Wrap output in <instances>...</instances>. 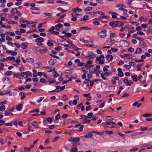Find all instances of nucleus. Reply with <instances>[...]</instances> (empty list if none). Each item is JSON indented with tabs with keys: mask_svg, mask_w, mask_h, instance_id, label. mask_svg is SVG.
Segmentation results:
<instances>
[{
	"mask_svg": "<svg viewBox=\"0 0 152 152\" xmlns=\"http://www.w3.org/2000/svg\"><path fill=\"white\" fill-rule=\"evenodd\" d=\"M55 74L53 75V77H57L59 76V75L58 74L56 71L54 72Z\"/></svg>",
	"mask_w": 152,
	"mask_h": 152,
	"instance_id": "nucleus-45",
	"label": "nucleus"
},
{
	"mask_svg": "<svg viewBox=\"0 0 152 152\" xmlns=\"http://www.w3.org/2000/svg\"><path fill=\"white\" fill-rule=\"evenodd\" d=\"M83 120L84 123L87 124L90 123L91 121L90 120H87L86 118L83 119Z\"/></svg>",
	"mask_w": 152,
	"mask_h": 152,
	"instance_id": "nucleus-32",
	"label": "nucleus"
},
{
	"mask_svg": "<svg viewBox=\"0 0 152 152\" xmlns=\"http://www.w3.org/2000/svg\"><path fill=\"white\" fill-rule=\"evenodd\" d=\"M35 41L37 42L42 43L44 41V39L42 37H39L38 38L36 39Z\"/></svg>",
	"mask_w": 152,
	"mask_h": 152,
	"instance_id": "nucleus-6",
	"label": "nucleus"
},
{
	"mask_svg": "<svg viewBox=\"0 0 152 152\" xmlns=\"http://www.w3.org/2000/svg\"><path fill=\"white\" fill-rule=\"evenodd\" d=\"M88 56H85L86 58L88 59H94L96 56L95 55L93 54L92 52L89 51L88 52Z\"/></svg>",
	"mask_w": 152,
	"mask_h": 152,
	"instance_id": "nucleus-2",
	"label": "nucleus"
},
{
	"mask_svg": "<svg viewBox=\"0 0 152 152\" xmlns=\"http://www.w3.org/2000/svg\"><path fill=\"white\" fill-rule=\"evenodd\" d=\"M134 48L132 47H129L128 49V50L130 52H133L134 51Z\"/></svg>",
	"mask_w": 152,
	"mask_h": 152,
	"instance_id": "nucleus-50",
	"label": "nucleus"
},
{
	"mask_svg": "<svg viewBox=\"0 0 152 152\" xmlns=\"http://www.w3.org/2000/svg\"><path fill=\"white\" fill-rule=\"evenodd\" d=\"M43 14L46 16L48 17H51L53 15L52 13L46 12H44Z\"/></svg>",
	"mask_w": 152,
	"mask_h": 152,
	"instance_id": "nucleus-31",
	"label": "nucleus"
},
{
	"mask_svg": "<svg viewBox=\"0 0 152 152\" xmlns=\"http://www.w3.org/2000/svg\"><path fill=\"white\" fill-rule=\"evenodd\" d=\"M34 74H33V75L34 77H36L37 76V71L36 70L34 69L32 71Z\"/></svg>",
	"mask_w": 152,
	"mask_h": 152,
	"instance_id": "nucleus-40",
	"label": "nucleus"
},
{
	"mask_svg": "<svg viewBox=\"0 0 152 152\" xmlns=\"http://www.w3.org/2000/svg\"><path fill=\"white\" fill-rule=\"evenodd\" d=\"M46 120L50 123H51L52 122V119L50 118H46Z\"/></svg>",
	"mask_w": 152,
	"mask_h": 152,
	"instance_id": "nucleus-42",
	"label": "nucleus"
},
{
	"mask_svg": "<svg viewBox=\"0 0 152 152\" xmlns=\"http://www.w3.org/2000/svg\"><path fill=\"white\" fill-rule=\"evenodd\" d=\"M90 94H83V96H84L88 98H90V99H88V98H87V100L88 101H90L91 100V99L92 98V97L90 96Z\"/></svg>",
	"mask_w": 152,
	"mask_h": 152,
	"instance_id": "nucleus-16",
	"label": "nucleus"
},
{
	"mask_svg": "<svg viewBox=\"0 0 152 152\" xmlns=\"http://www.w3.org/2000/svg\"><path fill=\"white\" fill-rule=\"evenodd\" d=\"M93 9L92 7H89L86 8L84 9V11H91Z\"/></svg>",
	"mask_w": 152,
	"mask_h": 152,
	"instance_id": "nucleus-35",
	"label": "nucleus"
},
{
	"mask_svg": "<svg viewBox=\"0 0 152 152\" xmlns=\"http://www.w3.org/2000/svg\"><path fill=\"white\" fill-rule=\"evenodd\" d=\"M93 134L91 133H88L87 134L85 135L84 137L85 138H91L93 137Z\"/></svg>",
	"mask_w": 152,
	"mask_h": 152,
	"instance_id": "nucleus-21",
	"label": "nucleus"
},
{
	"mask_svg": "<svg viewBox=\"0 0 152 152\" xmlns=\"http://www.w3.org/2000/svg\"><path fill=\"white\" fill-rule=\"evenodd\" d=\"M55 29V27H54V26H52L50 28V29H49V30H48V31L49 32H51L52 31H54V30Z\"/></svg>",
	"mask_w": 152,
	"mask_h": 152,
	"instance_id": "nucleus-53",
	"label": "nucleus"
},
{
	"mask_svg": "<svg viewBox=\"0 0 152 152\" xmlns=\"http://www.w3.org/2000/svg\"><path fill=\"white\" fill-rule=\"evenodd\" d=\"M26 94V93L21 92H20L19 94V95L21 96L20 99L22 100L25 97L24 95Z\"/></svg>",
	"mask_w": 152,
	"mask_h": 152,
	"instance_id": "nucleus-20",
	"label": "nucleus"
},
{
	"mask_svg": "<svg viewBox=\"0 0 152 152\" xmlns=\"http://www.w3.org/2000/svg\"><path fill=\"white\" fill-rule=\"evenodd\" d=\"M131 77L132 78V80L136 82L138 80V79L137 78V76L136 75H132Z\"/></svg>",
	"mask_w": 152,
	"mask_h": 152,
	"instance_id": "nucleus-19",
	"label": "nucleus"
},
{
	"mask_svg": "<svg viewBox=\"0 0 152 152\" xmlns=\"http://www.w3.org/2000/svg\"><path fill=\"white\" fill-rule=\"evenodd\" d=\"M6 142V141L5 140H4L2 139H0V142L2 145L4 144Z\"/></svg>",
	"mask_w": 152,
	"mask_h": 152,
	"instance_id": "nucleus-55",
	"label": "nucleus"
},
{
	"mask_svg": "<svg viewBox=\"0 0 152 152\" xmlns=\"http://www.w3.org/2000/svg\"><path fill=\"white\" fill-rule=\"evenodd\" d=\"M84 126L83 125H81L80 127L79 130H78L77 131L79 132H81L83 131V129Z\"/></svg>",
	"mask_w": 152,
	"mask_h": 152,
	"instance_id": "nucleus-51",
	"label": "nucleus"
},
{
	"mask_svg": "<svg viewBox=\"0 0 152 152\" xmlns=\"http://www.w3.org/2000/svg\"><path fill=\"white\" fill-rule=\"evenodd\" d=\"M89 16L88 15H84L83 18H81L80 19V20L82 21H84L87 20L88 19Z\"/></svg>",
	"mask_w": 152,
	"mask_h": 152,
	"instance_id": "nucleus-22",
	"label": "nucleus"
},
{
	"mask_svg": "<svg viewBox=\"0 0 152 152\" xmlns=\"http://www.w3.org/2000/svg\"><path fill=\"white\" fill-rule=\"evenodd\" d=\"M6 40L8 41H11L12 40V39L11 37H10L8 36H6Z\"/></svg>",
	"mask_w": 152,
	"mask_h": 152,
	"instance_id": "nucleus-57",
	"label": "nucleus"
},
{
	"mask_svg": "<svg viewBox=\"0 0 152 152\" xmlns=\"http://www.w3.org/2000/svg\"><path fill=\"white\" fill-rule=\"evenodd\" d=\"M19 22L20 23H23L30 24V23H29L27 20H23L22 19H20L19 20Z\"/></svg>",
	"mask_w": 152,
	"mask_h": 152,
	"instance_id": "nucleus-25",
	"label": "nucleus"
},
{
	"mask_svg": "<svg viewBox=\"0 0 152 152\" xmlns=\"http://www.w3.org/2000/svg\"><path fill=\"white\" fill-rule=\"evenodd\" d=\"M77 100L76 99H74L73 101L72 102V104L73 105H76L77 104Z\"/></svg>",
	"mask_w": 152,
	"mask_h": 152,
	"instance_id": "nucleus-63",
	"label": "nucleus"
},
{
	"mask_svg": "<svg viewBox=\"0 0 152 152\" xmlns=\"http://www.w3.org/2000/svg\"><path fill=\"white\" fill-rule=\"evenodd\" d=\"M137 34L141 35H145V33L141 31H138L137 32Z\"/></svg>",
	"mask_w": 152,
	"mask_h": 152,
	"instance_id": "nucleus-62",
	"label": "nucleus"
},
{
	"mask_svg": "<svg viewBox=\"0 0 152 152\" xmlns=\"http://www.w3.org/2000/svg\"><path fill=\"white\" fill-rule=\"evenodd\" d=\"M4 116H11L13 114L12 113H10V112L8 111H4Z\"/></svg>",
	"mask_w": 152,
	"mask_h": 152,
	"instance_id": "nucleus-17",
	"label": "nucleus"
},
{
	"mask_svg": "<svg viewBox=\"0 0 152 152\" xmlns=\"http://www.w3.org/2000/svg\"><path fill=\"white\" fill-rule=\"evenodd\" d=\"M14 77H16L18 78L19 79H20V75L19 73H17V74H14Z\"/></svg>",
	"mask_w": 152,
	"mask_h": 152,
	"instance_id": "nucleus-48",
	"label": "nucleus"
},
{
	"mask_svg": "<svg viewBox=\"0 0 152 152\" xmlns=\"http://www.w3.org/2000/svg\"><path fill=\"white\" fill-rule=\"evenodd\" d=\"M60 86H57L56 87V89H55L54 90L49 91L48 92L49 93L54 92H60L61 91V90H59V89H60Z\"/></svg>",
	"mask_w": 152,
	"mask_h": 152,
	"instance_id": "nucleus-9",
	"label": "nucleus"
},
{
	"mask_svg": "<svg viewBox=\"0 0 152 152\" xmlns=\"http://www.w3.org/2000/svg\"><path fill=\"white\" fill-rule=\"evenodd\" d=\"M39 112V110L38 109H36L34 110H32L31 111H30V113H34V112H37L38 113Z\"/></svg>",
	"mask_w": 152,
	"mask_h": 152,
	"instance_id": "nucleus-54",
	"label": "nucleus"
},
{
	"mask_svg": "<svg viewBox=\"0 0 152 152\" xmlns=\"http://www.w3.org/2000/svg\"><path fill=\"white\" fill-rule=\"evenodd\" d=\"M17 8H12L11 10L10 11V12L14 14H16V10H17Z\"/></svg>",
	"mask_w": 152,
	"mask_h": 152,
	"instance_id": "nucleus-33",
	"label": "nucleus"
},
{
	"mask_svg": "<svg viewBox=\"0 0 152 152\" xmlns=\"http://www.w3.org/2000/svg\"><path fill=\"white\" fill-rule=\"evenodd\" d=\"M118 14L117 13L115 12L114 14L112 15V18H117V15H118Z\"/></svg>",
	"mask_w": 152,
	"mask_h": 152,
	"instance_id": "nucleus-41",
	"label": "nucleus"
},
{
	"mask_svg": "<svg viewBox=\"0 0 152 152\" xmlns=\"http://www.w3.org/2000/svg\"><path fill=\"white\" fill-rule=\"evenodd\" d=\"M26 61L28 63L32 64L34 62V60L33 58H28L26 59Z\"/></svg>",
	"mask_w": 152,
	"mask_h": 152,
	"instance_id": "nucleus-13",
	"label": "nucleus"
},
{
	"mask_svg": "<svg viewBox=\"0 0 152 152\" xmlns=\"http://www.w3.org/2000/svg\"><path fill=\"white\" fill-rule=\"evenodd\" d=\"M21 45L22 46L21 48L23 49H26L28 46V43L26 42H23L21 44Z\"/></svg>",
	"mask_w": 152,
	"mask_h": 152,
	"instance_id": "nucleus-11",
	"label": "nucleus"
},
{
	"mask_svg": "<svg viewBox=\"0 0 152 152\" xmlns=\"http://www.w3.org/2000/svg\"><path fill=\"white\" fill-rule=\"evenodd\" d=\"M107 31L106 29H104L101 31L99 32L98 33V35L101 38H105L107 36L106 33Z\"/></svg>",
	"mask_w": 152,
	"mask_h": 152,
	"instance_id": "nucleus-1",
	"label": "nucleus"
},
{
	"mask_svg": "<svg viewBox=\"0 0 152 152\" xmlns=\"http://www.w3.org/2000/svg\"><path fill=\"white\" fill-rule=\"evenodd\" d=\"M107 59L109 62L112 61L113 60V57L111 55H108L106 56Z\"/></svg>",
	"mask_w": 152,
	"mask_h": 152,
	"instance_id": "nucleus-8",
	"label": "nucleus"
},
{
	"mask_svg": "<svg viewBox=\"0 0 152 152\" xmlns=\"http://www.w3.org/2000/svg\"><path fill=\"white\" fill-rule=\"evenodd\" d=\"M26 73V72H23L20 74V76L22 77H24L25 78H26L28 77V75Z\"/></svg>",
	"mask_w": 152,
	"mask_h": 152,
	"instance_id": "nucleus-18",
	"label": "nucleus"
},
{
	"mask_svg": "<svg viewBox=\"0 0 152 152\" xmlns=\"http://www.w3.org/2000/svg\"><path fill=\"white\" fill-rule=\"evenodd\" d=\"M133 83V82L131 80H129L128 81V82L126 85V86H131V85Z\"/></svg>",
	"mask_w": 152,
	"mask_h": 152,
	"instance_id": "nucleus-37",
	"label": "nucleus"
},
{
	"mask_svg": "<svg viewBox=\"0 0 152 152\" xmlns=\"http://www.w3.org/2000/svg\"><path fill=\"white\" fill-rule=\"evenodd\" d=\"M65 35L66 36L70 37H72V34L70 33H67Z\"/></svg>",
	"mask_w": 152,
	"mask_h": 152,
	"instance_id": "nucleus-59",
	"label": "nucleus"
},
{
	"mask_svg": "<svg viewBox=\"0 0 152 152\" xmlns=\"http://www.w3.org/2000/svg\"><path fill=\"white\" fill-rule=\"evenodd\" d=\"M142 49L140 48H137L136 50L134 52V53L135 54L140 53L142 52Z\"/></svg>",
	"mask_w": 152,
	"mask_h": 152,
	"instance_id": "nucleus-24",
	"label": "nucleus"
},
{
	"mask_svg": "<svg viewBox=\"0 0 152 152\" xmlns=\"http://www.w3.org/2000/svg\"><path fill=\"white\" fill-rule=\"evenodd\" d=\"M129 64L130 66H134L136 64L135 62H129Z\"/></svg>",
	"mask_w": 152,
	"mask_h": 152,
	"instance_id": "nucleus-60",
	"label": "nucleus"
},
{
	"mask_svg": "<svg viewBox=\"0 0 152 152\" xmlns=\"http://www.w3.org/2000/svg\"><path fill=\"white\" fill-rule=\"evenodd\" d=\"M105 102H103L100 104L99 105V107L100 108L103 107L105 105Z\"/></svg>",
	"mask_w": 152,
	"mask_h": 152,
	"instance_id": "nucleus-61",
	"label": "nucleus"
},
{
	"mask_svg": "<svg viewBox=\"0 0 152 152\" xmlns=\"http://www.w3.org/2000/svg\"><path fill=\"white\" fill-rule=\"evenodd\" d=\"M75 140L74 141L75 142H78L80 141V139L79 137H77L74 138Z\"/></svg>",
	"mask_w": 152,
	"mask_h": 152,
	"instance_id": "nucleus-64",
	"label": "nucleus"
},
{
	"mask_svg": "<svg viewBox=\"0 0 152 152\" xmlns=\"http://www.w3.org/2000/svg\"><path fill=\"white\" fill-rule=\"evenodd\" d=\"M77 151L78 149L77 147H72L70 150L71 152H77Z\"/></svg>",
	"mask_w": 152,
	"mask_h": 152,
	"instance_id": "nucleus-28",
	"label": "nucleus"
},
{
	"mask_svg": "<svg viewBox=\"0 0 152 152\" xmlns=\"http://www.w3.org/2000/svg\"><path fill=\"white\" fill-rule=\"evenodd\" d=\"M7 59H8L9 61H15V57L13 56L12 57H7Z\"/></svg>",
	"mask_w": 152,
	"mask_h": 152,
	"instance_id": "nucleus-27",
	"label": "nucleus"
},
{
	"mask_svg": "<svg viewBox=\"0 0 152 152\" xmlns=\"http://www.w3.org/2000/svg\"><path fill=\"white\" fill-rule=\"evenodd\" d=\"M105 124L107 126V127L110 128H112L115 127V126L112 125L110 122H108L107 121L106 122Z\"/></svg>",
	"mask_w": 152,
	"mask_h": 152,
	"instance_id": "nucleus-15",
	"label": "nucleus"
},
{
	"mask_svg": "<svg viewBox=\"0 0 152 152\" xmlns=\"http://www.w3.org/2000/svg\"><path fill=\"white\" fill-rule=\"evenodd\" d=\"M152 116V114L151 113L150 114H145L143 115L142 116L144 117H149Z\"/></svg>",
	"mask_w": 152,
	"mask_h": 152,
	"instance_id": "nucleus-38",
	"label": "nucleus"
},
{
	"mask_svg": "<svg viewBox=\"0 0 152 152\" xmlns=\"http://www.w3.org/2000/svg\"><path fill=\"white\" fill-rule=\"evenodd\" d=\"M48 42L47 43V45L48 46H53L54 45L53 43V42H55L52 40H48Z\"/></svg>",
	"mask_w": 152,
	"mask_h": 152,
	"instance_id": "nucleus-10",
	"label": "nucleus"
},
{
	"mask_svg": "<svg viewBox=\"0 0 152 152\" xmlns=\"http://www.w3.org/2000/svg\"><path fill=\"white\" fill-rule=\"evenodd\" d=\"M61 99L63 101L66 100L68 99V97L66 95H64L61 97Z\"/></svg>",
	"mask_w": 152,
	"mask_h": 152,
	"instance_id": "nucleus-36",
	"label": "nucleus"
},
{
	"mask_svg": "<svg viewBox=\"0 0 152 152\" xmlns=\"http://www.w3.org/2000/svg\"><path fill=\"white\" fill-rule=\"evenodd\" d=\"M54 49L57 51L58 50L60 51L62 49V48L60 46H58L57 47H56L54 48Z\"/></svg>",
	"mask_w": 152,
	"mask_h": 152,
	"instance_id": "nucleus-49",
	"label": "nucleus"
},
{
	"mask_svg": "<svg viewBox=\"0 0 152 152\" xmlns=\"http://www.w3.org/2000/svg\"><path fill=\"white\" fill-rule=\"evenodd\" d=\"M31 124L34 127L36 128H38V124L37 122L35 121L34 122L31 123Z\"/></svg>",
	"mask_w": 152,
	"mask_h": 152,
	"instance_id": "nucleus-23",
	"label": "nucleus"
},
{
	"mask_svg": "<svg viewBox=\"0 0 152 152\" xmlns=\"http://www.w3.org/2000/svg\"><path fill=\"white\" fill-rule=\"evenodd\" d=\"M57 61L56 59L53 58L50 60L48 61V63L50 65H53L57 62Z\"/></svg>",
	"mask_w": 152,
	"mask_h": 152,
	"instance_id": "nucleus-5",
	"label": "nucleus"
},
{
	"mask_svg": "<svg viewBox=\"0 0 152 152\" xmlns=\"http://www.w3.org/2000/svg\"><path fill=\"white\" fill-rule=\"evenodd\" d=\"M60 115L59 114H58L57 115H56V117H55V119L56 120H59L60 119Z\"/></svg>",
	"mask_w": 152,
	"mask_h": 152,
	"instance_id": "nucleus-58",
	"label": "nucleus"
},
{
	"mask_svg": "<svg viewBox=\"0 0 152 152\" xmlns=\"http://www.w3.org/2000/svg\"><path fill=\"white\" fill-rule=\"evenodd\" d=\"M118 24L119 21H114L109 23V25L113 27H116L117 26V25Z\"/></svg>",
	"mask_w": 152,
	"mask_h": 152,
	"instance_id": "nucleus-4",
	"label": "nucleus"
},
{
	"mask_svg": "<svg viewBox=\"0 0 152 152\" xmlns=\"http://www.w3.org/2000/svg\"><path fill=\"white\" fill-rule=\"evenodd\" d=\"M47 51V50L46 49H42L40 51V52L42 54L45 53Z\"/></svg>",
	"mask_w": 152,
	"mask_h": 152,
	"instance_id": "nucleus-39",
	"label": "nucleus"
},
{
	"mask_svg": "<svg viewBox=\"0 0 152 152\" xmlns=\"http://www.w3.org/2000/svg\"><path fill=\"white\" fill-rule=\"evenodd\" d=\"M91 109L90 105L86 106V111H89Z\"/></svg>",
	"mask_w": 152,
	"mask_h": 152,
	"instance_id": "nucleus-56",
	"label": "nucleus"
},
{
	"mask_svg": "<svg viewBox=\"0 0 152 152\" xmlns=\"http://www.w3.org/2000/svg\"><path fill=\"white\" fill-rule=\"evenodd\" d=\"M12 72L11 71H7L4 73V75L6 76H10Z\"/></svg>",
	"mask_w": 152,
	"mask_h": 152,
	"instance_id": "nucleus-26",
	"label": "nucleus"
},
{
	"mask_svg": "<svg viewBox=\"0 0 152 152\" xmlns=\"http://www.w3.org/2000/svg\"><path fill=\"white\" fill-rule=\"evenodd\" d=\"M122 42L123 43L125 47H127L129 45L130 43L127 41L123 40H122Z\"/></svg>",
	"mask_w": 152,
	"mask_h": 152,
	"instance_id": "nucleus-14",
	"label": "nucleus"
},
{
	"mask_svg": "<svg viewBox=\"0 0 152 152\" xmlns=\"http://www.w3.org/2000/svg\"><path fill=\"white\" fill-rule=\"evenodd\" d=\"M138 148H133L131 149L130 150V151H137L138 150Z\"/></svg>",
	"mask_w": 152,
	"mask_h": 152,
	"instance_id": "nucleus-52",
	"label": "nucleus"
},
{
	"mask_svg": "<svg viewBox=\"0 0 152 152\" xmlns=\"http://www.w3.org/2000/svg\"><path fill=\"white\" fill-rule=\"evenodd\" d=\"M44 99V97H41L39 98V99L37 101V102L39 103L41 102V101Z\"/></svg>",
	"mask_w": 152,
	"mask_h": 152,
	"instance_id": "nucleus-47",
	"label": "nucleus"
},
{
	"mask_svg": "<svg viewBox=\"0 0 152 152\" xmlns=\"http://www.w3.org/2000/svg\"><path fill=\"white\" fill-rule=\"evenodd\" d=\"M124 57H127L128 59H131L132 60H135L136 59V56H132L131 54H124Z\"/></svg>",
	"mask_w": 152,
	"mask_h": 152,
	"instance_id": "nucleus-3",
	"label": "nucleus"
},
{
	"mask_svg": "<svg viewBox=\"0 0 152 152\" xmlns=\"http://www.w3.org/2000/svg\"><path fill=\"white\" fill-rule=\"evenodd\" d=\"M84 66L86 67V69H88L89 68L92 67V65L89 66L87 65V64H84Z\"/></svg>",
	"mask_w": 152,
	"mask_h": 152,
	"instance_id": "nucleus-46",
	"label": "nucleus"
},
{
	"mask_svg": "<svg viewBox=\"0 0 152 152\" xmlns=\"http://www.w3.org/2000/svg\"><path fill=\"white\" fill-rule=\"evenodd\" d=\"M124 67L126 68L127 69H129L131 68V66L129 65L125 64L124 65Z\"/></svg>",
	"mask_w": 152,
	"mask_h": 152,
	"instance_id": "nucleus-44",
	"label": "nucleus"
},
{
	"mask_svg": "<svg viewBox=\"0 0 152 152\" xmlns=\"http://www.w3.org/2000/svg\"><path fill=\"white\" fill-rule=\"evenodd\" d=\"M139 45L142 48H144L146 46V44L145 42L141 41L139 43Z\"/></svg>",
	"mask_w": 152,
	"mask_h": 152,
	"instance_id": "nucleus-7",
	"label": "nucleus"
},
{
	"mask_svg": "<svg viewBox=\"0 0 152 152\" xmlns=\"http://www.w3.org/2000/svg\"><path fill=\"white\" fill-rule=\"evenodd\" d=\"M6 21L8 23H9V24H14L16 23L15 21H8V19H7L6 20Z\"/></svg>",
	"mask_w": 152,
	"mask_h": 152,
	"instance_id": "nucleus-43",
	"label": "nucleus"
},
{
	"mask_svg": "<svg viewBox=\"0 0 152 152\" xmlns=\"http://www.w3.org/2000/svg\"><path fill=\"white\" fill-rule=\"evenodd\" d=\"M23 104H20L17 106L16 108L17 110L19 111L21 110L22 109Z\"/></svg>",
	"mask_w": 152,
	"mask_h": 152,
	"instance_id": "nucleus-12",
	"label": "nucleus"
},
{
	"mask_svg": "<svg viewBox=\"0 0 152 152\" xmlns=\"http://www.w3.org/2000/svg\"><path fill=\"white\" fill-rule=\"evenodd\" d=\"M56 2L57 3H62V4H66V5H67L68 4V2H65L64 1H60V0L57 1H56Z\"/></svg>",
	"mask_w": 152,
	"mask_h": 152,
	"instance_id": "nucleus-30",
	"label": "nucleus"
},
{
	"mask_svg": "<svg viewBox=\"0 0 152 152\" xmlns=\"http://www.w3.org/2000/svg\"><path fill=\"white\" fill-rule=\"evenodd\" d=\"M6 108L5 106L4 105L0 106V111H4Z\"/></svg>",
	"mask_w": 152,
	"mask_h": 152,
	"instance_id": "nucleus-34",
	"label": "nucleus"
},
{
	"mask_svg": "<svg viewBox=\"0 0 152 152\" xmlns=\"http://www.w3.org/2000/svg\"><path fill=\"white\" fill-rule=\"evenodd\" d=\"M74 130H69L68 131H66L65 132V134H69V135H70L73 133V132L74 131Z\"/></svg>",
	"mask_w": 152,
	"mask_h": 152,
	"instance_id": "nucleus-29",
	"label": "nucleus"
}]
</instances>
